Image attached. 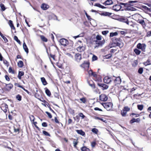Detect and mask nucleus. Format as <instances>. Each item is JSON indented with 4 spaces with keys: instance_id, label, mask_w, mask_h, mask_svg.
<instances>
[{
    "instance_id": "obj_1",
    "label": "nucleus",
    "mask_w": 151,
    "mask_h": 151,
    "mask_svg": "<svg viewBox=\"0 0 151 151\" xmlns=\"http://www.w3.org/2000/svg\"><path fill=\"white\" fill-rule=\"evenodd\" d=\"M102 40V36L99 35H97L95 40L93 41L95 44V48L101 47L104 44L105 41L104 39L101 41Z\"/></svg>"
},
{
    "instance_id": "obj_2",
    "label": "nucleus",
    "mask_w": 151,
    "mask_h": 151,
    "mask_svg": "<svg viewBox=\"0 0 151 151\" xmlns=\"http://www.w3.org/2000/svg\"><path fill=\"white\" fill-rule=\"evenodd\" d=\"M113 42L116 41V43L114 42L112 44V46H111L110 48H111L112 47L114 46V45L115 44L116 46H118L121 48L123 47V43L121 41L120 39L119 38H117L116 37H114L112 39Z\"/></svg>"
},
{
    "instance_id": "obj_3",
    "label": "nucleus",
    "mask_w": 151,
    "mask_h": 151,
    "mask_svg": "<svg viewBox=\"0 0 151 151\" xmlns=\"http://www.w3.org/2000/svg\"><path fill=\"white\" fill-rule=\"evenodd\" d=\"M104 107L107 111H110L112 107L113 104L111 102H107L102 104Z\"/></svg>"
},
{
    "instance_id": "obj_4",
    "label": "nucleus",
    "mask_w": 151,
    "mask_h": 151,
    "mask_svg": "<svg viewBox=\"0 0 151 151\" xmlns=\"http://www.w3.org/2000/svg\"><path fill=\"white\" fill-rule=\"evenodd\" d=\"M137 48L141 50L142 51H145L146 47V45L144 44L139 43L137 45Z\"/></svg>"
},
{
    "instance_id": "obj_5",
    "label": "nucleus",
    "mask_w": 151,
    "mask_h": 151,
    "mask_svg": "<svg viewBox=\"0 0 151 151\" xmlns=\"http://www.w3.org/2000/svg\"><path fill=\"white\" fill-rule=\"evenodd\" d=\"M60 42L62 45L64 46H66L68 43V41L64 38L60 39Z\"/></svg>"
},
{
    "instance_id": "obj_6",
    "label": "nucleus",
    "mask_w": 151,
    "mask_h": 151,
    "mask_svg": "<svg viewBox=\"0 0 151 151\" xmlns=\"http://www.w3.org/2000/svg\"><path fill=\"white\" fill-rule=\"evenodd\" d=\"M5 86L4 89L6 91H9L13 87V85L11 84H5Z\"/></svg>"
},
{
    "instance_id": "obj_7",
    "label": "nucleus",
    "mask_w": 151,
    "mask_h": 151,
    "mask_svg": "<svg viewBox=\"0 0 151 151\" xmlns=\"http://www.w3.org/2000/svg\"><path fill=\"white\" fill-rule=\"evenodd\" d=\"M1 109L4 112L6 113L8 109V106L6 104H3L1 107Z\"/></svg>"
},
{
    "instance_id": "obj_8",
    "label": "nucleus",
    "mask_w": 151,
    "mask_h": 151,
    "mask_svg": "<svg viewBox=\"0 0 151 151\" xmlns=\"http://www.w3.org/2000/svg\"><path fill=\"white\" fill-rule=\"evenodd\" d=\"M122 6L121 5L118 4H116L113 7V9L114 10L117 11H119L122 8Z\"/></svg>"
},
{
    "instance_id": "obj_9",
    "label": "nucleus",
    "mask_w": 151,
    "mask_h": 151,
    "mask_svg": "<svg viewBox=\"0 0 151 151\" xmlns=\"http://www.w3.org/2000/svg\"><path fill=\"white\" fill-rule=\"evenodd\" d=\"M98 85L103 90L107 89L109 87L108 85L104 83H98Z\"/></svg>"
},
{
    "instance_id": "obj_10",
    "label": "nucleus",
    "mask_w": 151,
    "mask_h": 151,
    "mask_svg": "<svg viewBox=\"0 0 151 151\" xmlns=\"http://www.w3.org/2000/svg\"><path fill=\"white\" fill-rule=\"evenodd\" d=\"M100 99L103 101H106L108 99L107 96L105 94H101L99 96Z\"/></svg>"
},
{
    "instance_id": "obj_11",
    "label": "nucleus",
    "mask_w": 151,
    "mask_h": 151,
    "mask_svg": "<svg viewBox=\"0 0 151 151\" xmlns=\"http://www.w3.org/2000/svg\"><path fill=\"white\" fill-rule=\"evenodd\" d=\"M85 45H82L78 47L77 48V50L79 52H81L83 51L85 49Z\"/></svg>"
},
{
    "instance_id": "obj_12",
    "label": "nucleus",
    "mask_w": 151,
    "mask_h": 151,
    "mask_svg": "<svg viewBox=\"0 0 151 151\" xmlns=\"http://www.w3.org/2000/svg\"><path fill=\"white\" fill-rule=\"evenodd\" d=\"M104 83L109 84L111 81V78L108 76L105 77L104 79Z\"/></svg>"
},
{
    "instance_id": "obj_13",
    "label": "nucleus",
    "mask_w": 151,
    "mask_h": 151,
    "mask_svg": "<svg viewBox=\"0 0 151 151\" xmlns=\"http://www.w3.org/2000/svg\"><path fill=\"white\" fill-rule=\"evenodd\" d=\"M81 59V55L79 53H77L75 55V60L78 62H79Z\"/></svg>"
},
{
    "instance_id": "obj_14",
    "label": "nucleus",
    "mask_w": 151,
    "mask_h": 151,
    "mask_svg": "<svg viewBox=\"0 0 151 151\" xmlns=\"http://www.w3.org/2000/svg\"><path fill=\"white\" fill-rule=\"evenodd\" d=\"M137 22L142 26L143 28H145V27L146 26V24L144 20L139 19Z\"/></svg>"
},
{
    "instance_id": "obj_15",
    "label": "nucleus",
    "mask_w": 151,
    "mask_h": 151,
    "mask_svg": "<svg viewBox=\"0 0 151 151\" xmlns=\"http://www.w3.org/2000/svg\"><path fill=\"white\" fill-rule=\"evenodd\" d=\"M121 82V80L120 77H118L114 80V82L115 84H120Z\"/></svg>"
},
{
    "instance_id": "obj_16",
    "label": "nucleus",
    "mask_w": 151,
    "mask_h": 151,
    "mask_svg": "<svg viewBox=\"0 0 151 151\" xmlns=\"http://www.w3.org/2000/svg\"><path fill=\"white\" fill-rule=\"evenodd\" d=\"M81 66L82 67L86 68H88L89 66V63L88 62H84V63L81 65Z\"/></svg>"
},
{
    "instance_id": "obj_17",
    "label": "nucleus",
    "mask_w": 151,
    "mask_h": 151,
    "mask_svg": "<svg viewBox=\"0 0 151 151\" xmlns=\"http://www.w3.org/2000/svg\"><path fill=\"white\" fill-rule=\"evenodd\" d=\"M41 7L42 9L46 10L49 8V6L46 4H43L41 5Z\"/></svg>"
},
{
    "instance_id": "obj_18",
    "label": "nucleus",
    "mask_w": 151,
    "mask_h": 151,
    "mask_svg": "<svg viewBox=\"0 0 151 151\" xmlns=\"http://www.w3.org/2000/svg\"><path fill=\"white\" fill-rule=\"evenodd\" d=\"M112 14L111 13L105 12L101 13V15L103 16H110Z\"/></svg>"
},
{
    "instance_id": "obj_19",
    "label": "nucleus",
    "mask_w": 151,
    "mask_h": 151,
    "mask_svg": "<svg viewBox=\"0 0 151 151\" xmlns=\"http://www.w3.org/2000/svg\"><path fill=\"white\" fill-rule=\"evenodd\" d=\"M113 4V1L111 0H107L104 2L103 4L105 5H110Z\"/></svg>"
},
{
    "instance_id": "obj_20",
    "label": "nucleus",
    "mask_w": 151,
    "mask_h": 151,
    "mask_svg": "<svg viewBox=\"0 0 151 151\" xmlns=\"http://www.w3.org/2000/svg\"><path fill=\"white\" fill-rule=\"evenodd\" d=\"M120 21L124 22L126 23L127 24L129 25V22L127 18H122L120 19Z\"/></svg>"
},
{
    "instance_id": "obj_21",
    "label": "nucleus",
    "mask_w": 151,
    "mask_h": 151,
    "mask_svg": "<svg viewBox=\"0 0 151 151\" xmlns=\"http://www.w3.org/2000/svg\"><path fill=\"white\" fill-rule=\"evenodd\" d=\"M139 121L140 119L139 118H137L136 119L135 118H133L130 120V123L132 124L135 122H138Z\"/></svg>"
},
{
    "instance_id": "obj_22",
    "label": "nucleus",
    "mask_w": 151,
    "mask_h": 151,
    "mask_svg": "<svg viewBox=\"0 0 151 151\" xmlns=\"http://www.w3.org/2000/svg\"><path fill=\"white\" fill-rule=\"evenodd\" d=\"M76 131L78 134L83 136H84L85 134V133L81 130H76Z\"/></svg>"
},
{
    "instance_id": "obj_23",
    "label": "nucleus",
    "mask_w": 151,
    "mask_h": 151,
    "mask_svg": "<svg viewBox=\"0 0 151 151\" xmlns=\"http://www.w3.org/2000/svg\"><path fill=\"white\" fill-rule=\"evenodd\" d=\"M23 48L25 52L27 54L28 53V49L25 44L24 42L23 44Z\"/></svg>"
},
{
    "instance_id": "obj_24",
    "label": "nucleus",
    "mask_w": 151,
    "mask_h": 151,
    "mask_svg": "<svg viewBox=\"0 0 151 151\" xmlns=\"http://www.w3.org/2000/svg\"><path fill=\"white\" fill-rule=\"evenodd\" d=\"M24 72L23 71H19L18 78L20 80L21 78V77L24 75Z\"/></svg>"
},
{
    "instance_id": "obj_25",
    "label": "nucleus",
    "mask_w": 151,
    "mask_h": 151,
    "mask_svg": "<svg viewBox=\"0 0 151 151\" xmlns=\"http://www.w3.org/2000/svg\"><path fill=\"white\" fill-rule=\"evenodd\" d=\"M41 81L42 83L44 85H46L47 84V81H46L44 77H42L41 78Z\"/></svg>"
},
{
    "instance_id": "obj_26",
    "label": "nucleus",
    "mask_w": 151,
    "mask_h": 151,
    "mask_svg": "<svg viewBox=\"0 0 151 151\" xmlns=\"http://www.w3.org/2000/svg\"><path fill=\"white\" fill-rule=\"evenodd\" d=\"M0 35L1 37L3 38V39L4 40V41L5 43L7 42H8V40L7 39L3 36V35L0 32Z\"/></svg>"
},
{
    "instance_id": "obj_27",
    "label": "nucleus",
    "mask_w": 151,
    "mask_h": 151,
    "mask_svg": "<svg viewBox=\"0 0 151 151\" xmlns=\"http://www.w3.org/2000/svg\"><path fill=\"white\" fill-rule=\"evenodd\" d=\"M9 24L12 29H15V27L13 24L12 21L10 20L9 21Z\"/></svg>"
},
{
    "instance_id": "obj_28",
    "label": "nucleus",
    "mask_w": 151,
    "mask_h": 151,
    "mask_svg": "<svg viewBox=\"0 0 151 151\" xmlns=\"http://www.w3.org/2000/svg\"><path fill=\"white\" fill-rule=\"evenodd\" d=\"M17 65L19 67L22 68L23 66V63L22 61H19Z\"/></svg>"
},
{
    "instance_id": "obj_29",
    "label": "nucleus",
    "mask_w": 151,
    "mask_h": 151,
    "mask_svg": "<svg viewBox=\"0 0 151 151\" xmlns=\"http://www.w3.org/2000/svg\"><path fill=\"white\" fill-rule=\"evenodd\" d=\"M134 51L137 55H139L141 53V51L137 48L134 49Z\"/></svg>"
},
{
    "instance_id": "obj_30",
    "label": "nucleus",
    "mask_w": 151,
    "mask_h": 151,
    "mask_svg": "<svg viewBox=\"0 0 151 151\" xmlns=\"http://www.w3.org/2000/svg\"><path fill=\"white\" fill-rule=\"evenodd\" d=\"M142 7L145 10L149 12L151 11V9L147 7V6H142Z\"/></svg>"
},
{
    "instance_id": "obj_31",
    "label": "nucleus",
    "mask_w": 151,
    "mask_h": 151,
    "mask_svg": "<svg viewBox=\"0 0 151 151\" xmlns=\"http://www.w3.org/2000/svg\"><path fill=\"white\" fill-rule=\"evenodd\" d=\"M40 37L41 39L42 40V41L45 42H47V39L43 35H40Z\"/></svg>"
},
{
    "instance_id": "obj_32",
    "label": "nucleus",
    "mask_w": 151,
    "mask_h": 151,
    "mask_svg": "<svg viewBox=\"0 0 151 151\" xmlns=\"http://www.w3.org/2000/svg\"><path fill=\"white\" fill-rule=\"evenodd\" d=\"M118 35V33L117 32H111L110 33V37H113L114 36H116Z\"/></svg>"
},
{
    "instance_id": "obj_33",
    "label": "nucleus",
    "mask_w": 151,
    "mask_h": 151,
    "mask_svg": "<svg viewBox=\"0 0 151 151\" xmlns=\"http://www.w3.org/2000/svg\"><path fill=\"white\" fill-rule=\"evenodd\" d=\"M94 6L102 9H104L105 8V7L104 6L101 5V4L99 3L96 4H95Z\"/></svg>"
},
{
    "instance_id": "obj_34",
    "label": "nucleus",
    "mask_w": 151,
    "mask_h": 151,
    "mask_svg": "<svg viewBox=\"0 0 151 151\" xmlns=\"http://www.w3.org/2000/svg\"><path fill=\"white\" fill-rule=\"evenodd\" d=\"M119 5L122 6V8L127 7L128 4L127 3H119Z\"/></svg>"
},
{
    "instance_id": "obj_35",
    "label": "nucleus",
    "mask_w": 151,
    "mask_h": 151,
    "mask_svg": "<svg viewBox=\"0 0 151 151\" xmlns=\"http://www.w3.org/2000/svg\"><path fill=\"white\" fill-rule=\"evenodd\" d=\"M45 93L46 94L49 96H50L51 95V93L49 89L46 88L45 90Z\"/></svg>"
},
{
    "instance_id": "obj_36",
    "label": "nucleus",
    "mask_w": 151,
    "mask_h": 151,
    "mask_svg": "<svg viewBox=\"0 0 151 151\" xmlns=\"http://www.w3.org/2000/svg\"><path fill=\"white\" fill-rule=\"evenodd\" d=\"M91 131L96 134H97L98 132V130L95 128H93L91 129Z\"/></svg>"
},
{
    "instance_id": "obj_37",
    "label": "nucleus",
    "mask_w": 151,
    "mask_h": 151,
    "mask_svg": "<svg viewBox=\"0 0 151 151\" xmlns=\"http://www.w3.org/2000/svg\"><path fill=\"white\" fill-rule=\"evenodd\" d=\"M14 40L16 41L19 44H20V41L18 39V38L16 36H14Z\"/></svg>"
},
{
    "instance_id": "obj_38",
    "label": "nucleus",
    "mask_w": 151,
    "mask_h": 151,
    "mask_svg": "<svg viewBox=\"0 0 151 151\" xmlns=\"http://www.w3.org/2000/svg\"><path fill=\"white\" fill-rule=\"evenodd\" d=\"M81 150L82 151H88L89 149L86 147H83L81 148Z\"/></svg>"
},
{
    "instance_id": "obj_39",
    "label": "nucleus",
    "mask_w": 151,
    "mask_h": 151,
    "mask_svg": "<svg viewBox=\"0 0 151 151\" xmlns=\"http://www.w3.org/2000/svg\"><path fill=\"white\" fill-rule=\"evenodd\" d=\"M0 6L2 10L4 11L6 9V8L4 5L3 4H1Z\"/></svg>"
},
{
    "instance_id": "obj_40",
    "label": "nucleus",
    "mask_w": 151,
    "mask_h": 151,
    "mask_svg": "<svg viewBox=\"0 0 151 151\" xmlns=\"http://www.w3.org/2000/svg\"><path fill=\"white\" fill-rule=\"evenodd\" d=\"M127 112L123 109L122 111H121V114L123 116H125L127 114Z\"/></svg>"
},
{
    "instance_id": "obj_41",
    "label": "nucleus",
    "mask_w": 151,
    "mask_h": 151,
    "mask_svg": "<svg viewBox=\"0 0 151 151\" xmlns=\"http://www.w3.org/2000/svg\"><path fill=\"white\" fill-rule=\"evenodd\" d=\"M137 108L139 110L141 111L143 109V106L142 105H137Z\"/></svg>"
},
{
    "instance_id": "obj_42",
    "label": "nucleus",
    "mask_w": 151,
    "mask_h": 151,
    "mask_svg": "<svg viewBox=\"0 0 151 151\" xmlns=\"http://www.w3.org/2000/svg\"><path fill=\"white\" fill-rule=\"evenodd\" d=\"M16 98L19 101H20L22 99V96L18 94L16 96Z\"/></svg>"
},
{
    "instance_id": "obj_43",
    "label": "nucleus",
    "mask_w": 151,
    "mask_h": 151,
    "mask_svg": "<svg viewBox=\"0 0 151 151\" xmlns=\"http://www.w3.org/2000/svg\"><path fill=\"white\" fill-rule=\"evenodd\" d=\"M94 118L96 119L100 120H101V121H102L104 122H105V120L103 118L99 117L97 116H95Z\"/></svg>"
},
{
    "instance_id": "obj_44",
    "label": "nucleus",
    "mask_w": 151,
    "mask_h": 151,
    "mask_svg": "<svg viewBox=\"0 0 151 151\" xmlns=\"http://www.w3.org/2000/svg\"><path fill=\"white\" fill-rule=\"evenodd\" d=\"M143 70L142 68H140L138 70V73L140 74H142L143 72Z\"/></svg>"
},
{
    "instance_id": "obj_45",
    "label": "nucleus",
    "mask_w": 151,
    "mask_h": 151,
    "mask_svg": "<svg viewBox=\"0 0 151 151\" xmlns=\"http://www.w3.org/2000/svg\"><path fill=\"white\" fill-rule=\"evenodd\" d=\"M123 109L127 112L129 111L130 109L128 107L126 106H125Z\"/></svg>"
},
{
    "instance_id": "obj_46",
    "label": "nucleus",
    "mask_w": 151,
    "mask_h": 151,
    "mask_svg": "<svg viewBox=\"0 0 151 151\" xmlns=\"http://www.w3.org/2000/svg\"><path fill=\"white\" fill-rule=\"evenodd\" d=\"M9 72L10 73H11L12 74L14 73V70H12L11 67H10L9 69Z\"/></svg>"
},
{
    "instance_id": "obj_47",
    "label": "nucleus",
    "mask_w": 151,
    "mask_h": 151,
    "mask_svg": "<svg viewBox=\"0 0 151 151\" xmlns=\"http://www.w3.org/2000/svg\"><path fill=\"white\" fill-rule=\"evenodd\" d=\"M112 56V55L111 54H109L107 55H106L104 57L105 58H106V59H109Z\"/></svg>"
},
{
    "instance_id": "obj_48",
    "label": "nucleus",
    "mask_w": 151,
    "mask_h": 151,
    "mask_svg": "<svg viewBox=\"0 0 151 151\" xmlns=\"http://www.w3.org/2000/svg\"><path fill=\"white\" fill-rule=\"evenodd\" d=\"M42 133L45 135L50 136V134L47 132L45 131H42Z\"/></svg>"
},
{
    "instance_id": "obj_49",
    "label": "nucleus",
    "mask_w": 151,
    "mask_h": 151,
    "mask_svg": "<svg viewBox=\"0 0 151 151\" xmlns=\"http://www.w3.org/2000/svg\"><path fill=\"white\" fill-rule=\"evenodd\" d=\"M80 100L81 101V102L83 103H85L86 102V99L84 97L80 99Z\"/></svg>"
},
{
    "instance_id": "obj_50",
    "label": "nucleus",
    "mask_w": 151,
    "mask_h": 151,
    "mask_svg": "<svg viewBox=\"0 0 151 151\" xmlns=\"http://www.w3.org/2000/svg\"><path fill=\"white\" fill-rule=\"evenodd\" d=\"M45 113L47 115L48 117L51 119L52 118V116L51 114L49 112L47 111H46Z\"/></svg>"
},
{
    "instance_id": "obj_51",
    "label": "nucleus",
    "mask_w": 151,
    "mask_h": 151,
    "mask_svg": "<svg viewBox=\"0 0 151 151\" xmlns=\"http://www.w3.org/2000/svg\"><path fill=\"white\" fill-rule=\"evenodd\" d=\"M96 144V142L95 141L93 142H91V146L93 148L95 147Z\"/></svg>"
},
{
    "instance_id": "obj_52",
    "label": "nucleus",
    "mask_w": 151,
    "mask_h": 151,
    "mask_svg": "<svg viewBox=\"0 0 151 151\" xmlns=\"http://www.w3.org/2000/svg\"><path fill=\"white\" fill-rule=\"evenodd\" d=\"M4 63L5 64L6 66H8L9 65V63L7 61V60H3Z\"/></svg>"
},
{
    "instance_id": "obj_53",
    "label": "nucleus",
    "mask_w": 151,
    "mask_h": 151,
    "mask_svg": "<svg viewBox=\"0 0 151 151\" xmlns=\"http://www.w3.org/2000/svg\"><path fill=\"white\" fill-rule=\"evenodd\" d=\"M29 118L31 121H34L35 120V118L33 115H31L29 117Z\"/></svg>"
},
{
    "instance_id": "obj_54",
    "label": "nucleus",
    "mask_w": 151,
    "mask_h": 151,
    "mask_svg": "<svg viewBox=\"0 0 151 151\" xmlns=\"http://www.w3.org/2000/svg\"><path fill=\"white\" fill-rule=\"evenodd\" d=\"M78 114H79V116L80 117H82V119H83L85 117V116L82 113H79Z\"/></svg>"
},
{
    "instance_id": "obj_55",
    "label": "nucleus",
    "mask_w": 151,
    "mask_h": 151,
    "mask_svg": "<svg viewBox=\"0 0 151 151\" xmlns=\"http://www.w3.org/2000/svg\"><path fill=\"white\" fill-rule=\"evenodd\" d=\"M108 33H109L108 31H103L102 32V34L105 35H106Z\"/></svg>"
},
{
    "instance_id": "obj_56",
    "label": "nucleus",
    "mask_w": 151,
    "mask_h": 151,
    "mask_svg": "<svg viewBox=\"0 0 151 151\" xmlns=\"http://www.w3.org/2000/svg\"><path fill=\"white\" fill-rule=\"evenodd\" d=\"M37 124V122H34V124L35 125V127H36V128L39 130H40V129L39 128V127L36 125V124Z\"/></svg>"
},
{
    "instance_id": "obj_57",
    "label": "nucleus",
    "mask_w": 151,
    "mask_h": 151,
    "mask_svg": "<svg viewBox=\"0 0 151 151\" xmlns=\"http://www.w3.org/2000/svg\"><path fill=\"white\" fill-rule=\"evenodd\" d=\"M85 15L88 20H90L91 19L90 16L88 15L86 12L85 13Z\"/></svg>"
},
{
    "instance_id": "obj_58",
    "label": "nucleus",
    "mask_w": 151,
    "mask_h": 151,
    "mask_svg": "<svg viewBox=\"0 0 151 151\" xmlns=\"http://www.w3.org/2000/svg\"><path fill=\"white\" fill-rule=\"evenodd\" d=\"M147 63H148L149 64V65H151V58H149L147 60Z\"/></svg>"
},
{
    "instance_id": "obj_59",
    "label": "nucleus",
    "mask_w": 151,
    "mask_h": 151,
    "mask_svg": "<svg viewBox=\"0 0 151 151\" xmlns=\"http://www.w3.org/2000/svg\"><path fill=\"white\" fill-rule=\"evenodd\" d=\"M97 57L95 55H93L92 57V60H97Z\"/></svg>"
},
{
    "instance_id": "obj_60",
    "label": "nucleus",
    "mask_w": 151,
    "mask_h": 151,
    "mask_svg": "<svg viewBox=\"0 0 151 151\" xmlns=\"http://www.w3.org/2000/svg\"><path fill=\"white\" fill-rule=\"evenodd\" d=\"M42 126L43 127H47V124L46 123L44 122L42 123Z\"/></svg>"
},
{
    "instance_id": "obj_61",
    "label": "nucleus",
    "mask_w": 151,
    "mask_h": 151,
    "mask_svg": "<svg viewBox=\"0 0 151 151\" xmlns=\"http://www.w3.org/2000/svg\"><path fill=\"white\" fill-rule=\"evenodd\" d=\"M14 85L15 86L18 87H19V88H22V86L19 85V84H18V83H14Z\"/></svg>"
},
{
    "instance_id": "obj_62",
    "label": "nucleus",
    "mask_w": 151,
    "mask_h": 151,
    "mask_svg": "<svg viewBox=\"0 0 151 151\" xmlns=\"http://www.w3.org/2000/svg\"><path fill=\"white\" fill-rule=\"evenodd\" d=\"M93 72H92L91 70H90L88 71V73L89 75V76H91L92 74H93Z\"/></svg>"
},
{
    "instance_id": "obj_63",
    "label": "nucleus",
    "mask_w": 151,
    "mask_h": 151,
    "mask_svg": "<svg viewBox=\"0 0 151 151\" xmlns=\"http://www.w3.org/2000/svg\"><path fill=\"white\" fill-rule=\"evenodd\" d=\"M5 78L6 80L9 81L10 80V78L9 77L7 76V75H5Z\"/></svg>"
},
{
    "instance_id": "obj_64",
    "label": "nucleus",
    "mask_w": 151,
    "mask_h": 151,
    "mask_svg": "<svg viewBox=\"0 0 151 151\" xmlns=\"http://www.w3.org/2000/svg\"><path fill=\"white\" fill-rule=\"evenodd\" d=\"M94 110H99L100 111H102V110L101 109H99L98 107H96L94 108Z\"/></svg>"
}]
</instances>
